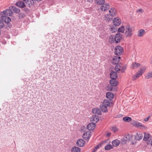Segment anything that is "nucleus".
<instances>
[{
    "instance_id": "22",
    "label": "nucleus",
    "mask_w": 152,
    "mask_h": 152,
    "mask_svg": "<svg viewBox=\"0 0 152 152\" xmlns=\"http://www.w3.org/2000/svg\"><path fill=\"white\" fill-rule=\"evenodd\" d=\"M107 98L110 100H112L114 97V94L112 93L109 92L106 94Z\"/></svg>"
},
{
    "instance_id": "24",
    "label": "nucleus",
    "mask_w": 152,
    "mask_h": 152,
    "mask_svg": "<svg viewBox=\"0 0 152 152\" xmlns=\"http://www.w3.org/2000/svg\"><path fill=\"white\" fill-rule=\"evenodd\" d=\"M140 66V64L136 62H133L131 65V68L136 69L139 67Z\"/></svg>"
},
{
    "instance_id": "9",
    "label": "nucleus",
    "mask_w": 152,
    "mask_h": 152,
    "mask_svg": "<svg viewBox=\"0 0 152 152\" xmlns=\"http://www.w3.org/2000/svg\"><path fill=\"white\" fill-rule=\"evenodd\" d=\"M1 13L6 16H11L12 15L13 12L10 9H7L1 12Z\"/></svg>"
},
{
    "instance_id": "21",
    "label": "nucleus",
    "mask_w": 152,
    "mask_h": 152,
    "mask_svg": "<svg viewBox=\"0 0 152 152\" xmlns=\"http://www.w3.org/2000/svg\"><path fill=\"white\" fill-rule=\"evenodd\" d=\"M25 2L28 4L29 6L33 5L34 4V0H23Z\"/></svg>"
},
{
    "instance_id": "18",
    "label": "nucleus",
    "mask_w": 152,
    "mask_h": 152,
    "mask_svg": "<svg viewBox=\"0 0 152 152\" xmlns=\"http://www.w3.org/2000/svg\"><path fill=\"white\" fill-rule=\"evenodd\" d=\"M110 83L112 86H116L118 84V82L116 79H112L110 80Z\"/></svg>"
},
{
    "instance_id": "46",
    "label": "nucleus",
    "mask_w": 152,
    "mask_h": 152,
    "mask_svg": "<svg viewBox=\"0 0 152 152\" xmlns=\"http://www.w3.org/2000/svg\"><path fill=\"white\" fill-rule=\"evenodd\" d=\"M112 30L113 31H114V32L116 31V29L115 28H111V31H112Z\"/></svg>"
},
{
    "instance_id": "50",
    "label": "nucleus",
    "mask_w": 152,
    "mask_h": 152,
    "mask_svg": "<svg viewBox=\"0 0 152 152\" xmlns=\"http://www.w3.org/2000/svg\"><path fill=\"white\" fill-rule=\"evenodd\" d=\"M151 145V146H152V139L151 140V142H150V144Z\"/></svg>"
},
{
    "instance_id": "51",
    "label": "nucleus",
    "mask_w": 152,
    "mask_h": 152,
    "mask_svg": "<svg viewBox=\"0 0 152 152\" xmlns=\"http://www.w3.org/2000/svg\"><path fill=\"white\" fill-rule=\"evenodd\" d=\"M151 64H152V62H151Z\"/></svg>"
},
{
    "instance_id": "16",
    "label": "nucleus",
    "mask_w": 152,
    "mask_h": 152,
    "mask_svg": "<svg viewBox=\"0 0 152 152\" xmlns=\"http://www.w3.org/2000/svg\"><path fill=\"white\" fill-rule=\"evenodd\" d=\"M143 134L140 132L137 133L134 136V138L136 140H139L142 139L143 137Z\"/></svg>"
},
{
    "instance_id": "48",
    "label": "nucleus",
    "mask_w": 152,
    "mask_h": 152,
    "mask_svg": "<svg viewBox=\"0 0 152 152\" xmlns=\"http://www.w3.org/2000/svg\"><path fill=\"white\" fill-rule=\"evenodd\" d=\"M88 2L92 3L93 1V0H87Z\"/></svg>"
},
{
    "instance_id": "43",
    "label": "nucleus",
    "mask_w": 152,
    "mask_h": 152,
    "mask_svg": "<svg viewBox=\"0 0 152 152\" xmlns=\"http://www.w3.org/2000/svg\"><path fill=\"white\" fill-rule=\"evenodd\" d=\"M136 12H143V10L142 9H140L137 10Z\"/></svg>"
},
{
    "instance_id": "23",
    "label": "nucleus",
    "mask_w": 152,
    "mask_h": 152,
    "mask_svg": "<svg viewBox=\"0 0 152 152\" xmlns=\"http://www.w3.org/2000/svg\"><path fill=\"white\" fill-rule=\"evenodd\" d=\"M120 143V141L116 139L113 140L112 142V145L114 147L118 146Z\"/></svg>"
},
{
    "instance_id": "35",
    "label": "nucleus",
    "mask_w": 152,
    "mask_h": 152,
    "mask_svg": "<svg viewBox=\"0 0 152 152\" xmlns=\"http://www.w3.org/2000/svg\"><path fill=\"white\" fill-rule=\"evenodd\" d=\"M152 77V75L151 72H148L145 76V77L147 79H149Z\"/></svg>"
},
{
    "instance_id": "49",
    "label": "nucleus",
    "mask_w": 152,
    "mask_h": 152,
    "mask_svg": "<svg viewBox=\"0 0 152 152\" xmlns=\"http://www.w3.org/2000/svg\"><path fill=\"white\" fill-rule=\"evenodd\" d=\"M42 0H34V1H35V2H39V1H42Z\"/></svg>"
},
{
    "instance_id": "3",
    "label": "nucleus",
    "mask_w": 152,
    "mask_h": 152,
    "mask_svg": "<svg viewBox=\"0 0 152 152\" xmlns=\"http://www.w3.org/2000/svg\"><path fill=\"white\" fill-rule=\"evenodd\" d=\"M134 28L130 26L129 25L126 26V28L125 34L127 37H131L133 34V32L134 31Z\"/></svg>"
},
{
    "instance_id": "34",
    "label": "nucleus",
    "mask_w": 152,
    "mask_h": 152,
    "mask_svg": "<svg viewBox=\"0 0 152 152\" xmlns=\"http://www.w3.org/2000/svg\"><path fill=\"white\" fill-rule=\"evenodd\" d=\"M92 118L93 120H92L94 121L95 122H97L99 120V118L98 116H93Z\"/></svg>"
},
{
    "instance_id": "6",
    "label": "nucleus",
    "mask_w": 152,
    "mask_h": 152,
    "mask_svg": "<svg viewBox=\"0 0 152 152\" xmlns=\"http://www.w3.org/2000/svg\"><path fill=\"white\" fill-rule=\"evenodd\" d=\"M152 139L151 135L149 134L148 133H144L143 140L144 141H147L148 144H150V142Z\"/></svg>"
},
{
    "instance_id": "5",
    "label": "nucleus",
    "mask_w": 152,
    "mask_h": 152,
    "mask_svg": "<svg viewBox=\"0 0 152 152\" xmlns=\"http://www.w3.org/2000/svg\"><path fill=\"white\" fill-rule=\"evenodd\" d=\"M123 51V49L121 46H117L115 49L114 53L115 55L119 56L122 54Z\"/></svg>"
},
{
    "instance_id": "28",
    "label": "nucleus",
    "mask_w": 152,
    "mask_h": 152,
    "mask_svg": "<svg viewBox=\"0 0 152 152\" xmlns=\"http://www.w3.org/2000/svg\"><path fill=\"white\" fill-rule=\"evenodd\" d=\"M124 137L127 141H129L130 140H131L132 139V136L129 134L125 135Z\"/></svg>"
},
{
    "instance_id": "20",
    "label": "nucleus",
    "mask_w": 152,
    "mask_h": 152,
    "mask_svg": "<svg viewBox=\"0 0 152 152\" xmlns=\"http://www.w3.org/2000/svg\"><path fill=\"white\" fill-rule=\"evenodd\" d=\"M145 33V32L144 30L140 29L138 31L137 35L139 37H141L143 36Z\"/></svg>"
},
{
    "instance_id": "12",
    "label": "nucleus",
    "mask_w": 152,
    "mask_h": 152,
    "mask_svg": "<svg viewBox=\"0 0 152 152\" xmlns=\"http://www.w3.org/2000/svg\"><path fill=\"white\" fill-rule=\"evenodd\" d=\"M113 23L115 26H118L121 24V21L119 18L116 17L113 19Z\"/></svg>"
},
{
    "instance_id": "26",
    "label": "nucleus",
    "mask_w": 152,
    "mask_h": 152,
    "mask_svg": "<svg viewBox=\"0 0 152 152\" xmlns=\"http://www.w3.org/2000/svg\"><path fill=\"white\" fill-rule=\"evenodd\" d=\"M92 112L94 113L97 114L99 115H101V113L100 110L96 108H94L92 110Z\"/></svg>"
},
{
    "instance_id": "17",
    "label": "nucleus",
    "mask_w": 152,
    "mask_h": 152,
    "mask_svg": "<svg viewBox=\"0 0 152 152\" xmlns=\"http://www.w3.org/2000/svg\"><path fill=\"white\" fill-rule=\"evenodd\" d=\"M96 125L94 123H91L88 124L87 126V129L89 130H91L94 129L95 128Z\"/></svg>"
},
{
    "instance_id": "1",
    "label": "nucleus",
    "mask_w": 152,
    "mask_h": 152,
    "mask_svg": "<svg viewBox=\"0 0 152 152\" xmlns=\"http://www.w3.org/2000/svg\"><path fill=\"white\" fill-rule=\"evenodd\" d=\"M116 10L114 8L112 7L109 10L108 14L104 15V18L107 20H110L112 19L113 17L116 15Z\"/></svg>"
},
{
    "instance_id": "37",
    "label": "nucleus",
    "mask_w": 152,
    "mask_h": 152,
    "mask_svg": "<svg viewBox=\"0 0 152 152\" xmlns=\"http://www.w3.org/2000/svg\"><path fill=\"white\" fill-rule=\"evenodd\" d=\"M12 7L13 8V11L16 13H18L20 11V9L19 8H17L16 7Z\"/></svg>"
},
{
    "instance_id": "41",
    "label": "nucleus",
    "mask_w": 152,
    "mask_h": 152,
    "mask_svg": "<svg viewBox=\"0 0 152 152\" xmlns=\"http://www.w3.org/2000/svg\"><path fill=\"white\" fill-rule=\"evenodd\" d=\"M127 141L124 137L121 140V143L122 144H125Z\"/></svg>"
},
{
    "instance_id": "44",
    "label": "nucleus",
    "mask_w": 152,
    "mask_h": 152,
    "mask_svg": "<svg viewBox=\"0 0 152 152\" xmlns=\"http://www.w3.org/2000/svg\"><path fill=\"white\" fill-rule=\"evenodd\" d=\"M77 152H81L80 148L77 147Z\"/></svg>"
},
{
    "instance_id": "39",
    "label": "nucleus",
    "mask_w": 152,
    "mask_h": 152,
    "mask_svg": "<svg viewBox=\"0 0 152 152\" xmlns=\"http://www.w3.org/2000/svg\"><path fill=\"white\" fill-rule=\"evenodd\" d=\"M112 130L114 132H116L118 130V129L116 126H114L111 128Z\"/></svg>"
},
{
    "instance_id": "30",
    "label": "nucleus",
    "mask_w": 152,
    "mask_h": 152,
    "mask_svg": "<svg viewBox=\"0 0 152 152\" xmlns=\"http://www.w3.org/2000/svg\"><path fill=\"white\" fill-rule=\"evenodd\" d=\"M115 36L111 35L109 37V42L111 43H113L115 42Z\"/></svg>"
},
{
    "instance_id": "32",
    "label": "nucleus",
    "mask_w": 152,
    "mask_h": 152,
    "mask_svg": "<svg viewBox=\"0 0 152 152\" xmlns=\"http://www.w3.org/2000/svg\"><path fill=\"white\" fill-rule=\"evenodd\" d=\"M113 148V146L110 144H108L104 147L105 150H110Z\"/></svg>"
},
{
    "instance_id": "36",
    "label": "nucleus",
    "mask_w": 152,
    "mask_h": 152,
    "mask_svg": "<svg viewBox=\"0 0 152 152\" xmlns=\"http://www.w3.org/2000/svg\"><path fill=\"white\" fill-rule=\"evenodd\" d=\"M97 3L99 5L102 4L104 3L105 0H96Z\"/></svg>"
},
{
    "instance_id": "38",
    "label": "nucleus",
    "mask_w": 152,
    "mask_h": 152,
    "mask_svg": "<svg viewBox=\"0 0 152 152\" xmlns=\"http://www.w3.org/2000/svg\"><path fill=\"white\" fill-rule=\"evenodd\" d=\"M101 146L100 145H96L94 148V149L92 152H96L97 150L100 148Z\"/></svg>"
},
{
    "instance_id": "45",
    "label": "nucleus",
    "mask_w": 152,
    "mask_h": 152,
    "mask_svg": "<svg viewBox=\"0 0 152 152\" xmlns=\"http://www.w3.org/2000/svg\"><path fill=\"white\" fill-rule=\"evenodd\" d=\"M111 135V133L110 132H108L106 134V136L108 137H109Z\"/></svg>"
},
{
    "instance_id": "4",
    "label": "nucleus",
    "mask_w": 152,
    "mask_h": 152,
    "mask_svg": "<svg viewBox=\"0 0 152 152\" xmlns=\"http://www.w3.org/2000/svg\"><path fill=\"white\" fill-rule=\"evenodd\" d=\"M126 66L122 64H117L115 68V70L117 72H124L126 69Z\"/></svg>"
},
{
    "instance_id": "13",
    "label": "nucleus",
    "mask_w": 152,
    "mask_h": 152,
    "mask_svg": "<svg viewBox=\"0 0 152 152\" xmlns=\"http://www.w3.org/2000/svg\"><path fill=\"white\" fill-rule=\"evenodd\" d=\"M132 124L134 126L139 127L140 128H145V126L144 125H142L141 123L136 121H133Z\"/></svg>"
},
{
    "instance_id": "8",
    "label": "nucleus",
    "mask_w": 152,
    "mask_h": 152,
    "mask_svg": "<svg viewBox=\"0 0 152 152\" xmlns=\"http://www.w3.org/2000/svg\"><path fill=\"white\" fill-rule=\"evenodd\" d=\"M91 132L90 131H87L84 133L83 137L84 139L88 141L91 137Z\"/></svg>"
},
{
    "instance_id": "11",
    "label": "nucleus",
    "mask_w": 152,
    "mask_h": 152,
    "mask_svg": "<svg viewBox=\"0 0 152 152\" xmlns=\"http://www.w3.org/2000/svg\"><path fill=\"white\" fill-rule=\"evenodd\" d=\"M110 8V5L108 3L103 4L100 7V8L101 11H105Z\"/></svg>"
},
{
    "instance_id": "42",
    "label": "nucleus",
    "mask_w": 152,
    "mask_h": 152,
    "mask_svg": "<svg viewBox=\"0 0 152 152\" xmlns=\"http://www.w3.org/2000/svg\"><path fill=\"white\" fill-rule=\"evenodd\" d=\"M71 152H76V146L72 147L71 150Z\"/></svg>"
},
{
    "instance_id": "14",
    "label": "nucleus",
    "mask_w": 152,
    "mask_h": 152,
    "mask_svg": "<svg viewBox=\"0 0 152 152\" xmlns=\"http://www.w3.org/2000/svg\"><path fill=\"white\" fill-rule=\"evenodd\" d=\"M120 59V57L118 56H115L111 60V62L113 64H118Z\"/></svg>"
},
{
    "instance_id": "2",
    "label": "nucleus",
    "mask_w": 152,
    "mask_h": 152,
    "mask_svg": "<svg viewBox=\"0 0 152 152\" xmlns=\"http://www.w3.org/2000/svg\"><path fill=\"white\" fill-rule=\"evenodd\" d=\"M146 69L145 67L140 68L139 70L132 76L133 80H135L141 76L145 72Z\"/></svg>"
},
{
    "instance_id": "31",
    "label": "nucleus",
    "mask_w": 152,
    "mask_h": 152,
    "mask_svg": "<svg viewBox=\"0 0 152 152\" xmlns=\"http://www.w3.org/2000/svg\"><path fill=\"white\" fill-rule=\"evenodd\" d=\"M118 33H124L125 31V27L123 26H121L118 28Z\"/></svg>"
},
{
    "instance_id": "29",
    "label": "nucleus",
    "mask_w": 152,
    "mask_h": 152,
    "mask_svg": "<svg viewBox=\"0 0 152 152\" xmlns=\"http://www.w3.org/2000/svg\"><path fill=\"white\" fill-rule=\"evenodd\" d=\"M110 103L109 101L107 99H104V100L102 104L104 105H105V106L107 107H108L110 106Z\"/></svg>"
},
{
    "instance_id": "40",
    "label": "nucleus",
    "mask_w": 152,
    "mask_h": 152,
    "mask_svg": "<svg viewBox=\"0 0 152 152\" xmlns=\"http://www.w3.org/2000/svg\"><path fill=\"white\" fill-rule=\"evenodd\" d=\"M4 26V23L2 21L0 20V29L2 28Z\"/></svg>"
},
{
    "instance_id": "47",
    "label": "nucleus",
    "mask_w": 152,
    "mask_h": 152,
    "mask_svg": "<svg viewBox=\"0 0 152 152\" xmlns=\"http://www.w3.org/2000/svg\"><path fill=\"white\" fill-rule=\"evenodd\" d=\"M149 118V117H148L147 118H145L144 119V120L145 121H147L148 120Z\"/></svg>"
},
{
    "instance_id": "25",
    "label": "nucleus",
    "mask_w": 152,
    "mask_h": 152,
    "mask_svg": "<svg viewBox=\"0 0 152 152\" xmlns=\"http://www.w3.org/2000/svg\"><path fill=\"white\" fill-rule=\"evenodd\" d=\"M16 5L21 8H23L25 7V4L23 1L18 2L16 4Z\"/></svg>"
},
{
    "instance_id": "27",
    "label": "nucleus",
    "mask_w": 152,
    "mask_h": 152,
    "mask_svg": "<svg viewBox=\"0 0 152 152\" xmlns=\"http://www.w3.org/2000/svg\"><path fill=\"white\" fill-rule=\"evenodd\" d=\"M107 107L102 104L100 106V108L101 110L104 112H107L108 111Z\"/></svg>"
},
{
    "instance_id": "10",
    "label": "nucleus",
    "mask_w": 152,
    "mask_h": 152,
    "mask_svg": "<svg viewBox=\"0 0 152 152\" xmlns=\"http://www.w3.org/2000/svg\"><path fill=\"white\" fill-rule=\"evenodd\" d=\"M122 37V34L120 33H117L115 36V42L118 43L120 42Z\"/></svg>"
},
{
    "instance_id": "19",
    "label": "nucleus",
    "mask_w": 152,
    "mask_h": 152,
    "mask_svg": "<svg viewBox=\"0 0 152 152\" xmlns=\"http://www.w3.org/2000/svg\"><path fill=\"white\" fill-rule=\"evenodd\" d=\"M110 76L112 79H116L118 77L116 72L113 71L110 73Z\"/></svg>"
},
{
    "instance_id": "15",
    "label": "nucleus",
    "mask_w": 152,
    "mask_h": 152,
    "mask_svg": "<svg viewBox=\"0 0 152 152\" xmlns=\"http://www.w3.org/2000/svg\"><path fill=\"white\" fill-rule=\"evenodd\" d=\"M85 144V141L82 139H79L77 142V145L79 147H83Z\"/></svg>"
},
{
    "instance_id": "33",
    "label": "nucleus",
    "mask_w": 152,
    "mask_h": 152,
    "mask_svg": "<svg viewBox=\"0 0 152 152\" xmlns=\"http://www.w3.org/2000/svg\"><path fill=\"white\" fill-rule=\"evenodd\" d=\"M123 120L126 122H129L131 121L132 118L129 117H125L123 118Z\"/></svg>"
},
{
    "instance_id": "7",
    "label": "nucleus",
    "mask_w": 152,
    "mask_h": 152,
    "mask_svg": "<svg viewBox=\"0 0 152 152\" xmlns=\"http://www.w3.org/2000/svg\"><path fill=\"white\" fill-rule=\"evenodd\" d=\"M1 18V20L6 23H9L11 21V19L9 17H7L3 14L0 13Z\"/></svg>"
}]
</instances>
